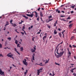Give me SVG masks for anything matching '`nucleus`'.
<instances>
[{"instance_id": "obj_48", "label": "nucleus", "mask_w": 76, "mask_h": 76, "mask_svg": "<svg viewBox=\"0 0 76 76\" xmlns=\"http://www.w3.org/2000/svg\"><path fill=\"white\" fill-rule=\"evenodd\" d=\"M72 21H70L69 22V23H72Z\"/></svg>"}, {"instance_id": "obj_9", "label": "nucleus", "mask_w": 76, "mask_h": 76, "mask_svg": "<svg viewBox=\"0 0 76 76\" xmlns=\"http://www.w3.org/2000/svg\"><path fill=\"white\" fill-rule=\"evenodd\" d=\"M9 25V22L8 21H7L6 22V24L4 26H7V25Z\"/></svg>"}, {"instance_id": "obj_57", "label": "nucleus", "mask_w": 76, "mask_h": 76, "mask_svg": "<svg viewBox=\"0 0 76 76\" xmlns=\"http://www.w3.org/2000/svg\"><path fill=\"white\" fill-rule=\"evenodd\" d=\"M23 29H25V26H23Z\"/></svg>"}, {"instance_id": "obj_45", "label": "nucleus", "mask_w": 76, "mask_h": 76, "mask_svg": "<svg viewBox=\"0 0 76 76\" xmlns=\"http://www.w3.org/2000/svg\"><path fill=\"white\" fill-rule=\"evenodd\" d=\"M3 57V56L2 55V54H0V57Z\"/></svg>"}, {"instance_id": "obj_6", "label": "nucleus", "mask_w": 76, "mask_h": 76, "mask_svg": "<svg viewBox=\"0 0 76 76\" xmlns=\"http://www.w3.org/2000/svg\"><path fill=\"white\" fill-rule=\"evenodd\" d=\"M31 61L32 62H34V61L33 60H35V58H34V56H32V58H31Z\"/></svg>"}, {"instance_id": "obj_14", "label": "nucleus", "mask_w": 76, "mask_h": 76, "mask_svg": "<svg viewBox=\"0 0 76 76\" xmlns=\"http://www.w3.org/2000/svg\"><path fill=\"white\" fill-rule=\"evenodd\" d=\"M20 48L21 51H23V47H21Z\"/></svg>"}, {"instance_id": "obj_40", "label": "nucleus", "mask_w": 76, "mask_h": 76, "mask_svg": "<svg viewBox=\"0 0 76 76\" xmlns=\"http://www.w3.org/2000/svg\"><path fill=\"white\" fill-rule=\"evenodd\" d=\"M70 72H71L72 73H73V71L72 69L70 70Z\"/></svg>"}, {"instance_id": "obj_10", "label": "nucleus", "mask_w": 76, "mask_h": 76, "mask_svg": "<svg viewBox=\"0 0 76 76\" xmlns=\"http://www.w3.org/2000/svg\"><path fill=\"white\" fill-rule=\"evenodd\" d=\"M59 19L61 20L62 21H64V22H66V20H64V18L61 19V18H59Z\"/></svg>"}, {"instance_id": "obj_11", "label": "nucleus", "mask_w": 76, "mask_h": 76, "mask_svg": "<svg viewBox=\"0 0 76 76\" xmlns=\"http://www.w3.org/2000/svg\"><path fill=\"white\" fill-rule=\"evenodd\" d=\"M14 50H15V51H16V52L17 53H18V54H19V55H20V53L18 52V51H17V49H16V48H14Z\"/></svg>"}, {"instance_id": "obj_47", "label": "nucleus", "mask_w": 76, "mask_h": 76, "mask_svg": "<svg viewBox=\"0 0 76 76\" xmlns=\"http://www.w3.org/2000/svg\"><path fill=\"white\" fill-rule=\"evenodd\" d=\"M54 26L55 27L56 26V24L55 23H54Z\"/></svg>"}, {"instance_id": "obj_62", "label": "nucleus", "mask_w": 76, "mask_h": 76, "mask_svg": "<svg viewBox=\"0 0 76 76\" xmlns=\"http://www.w3.org/2000/svg\"><path fill=\"white\" fill-rule=\"evenodd\" d=\"M31 27H28V30H30V29H31Z\"/></svg>"}, {"instance_id": "obj_39", "label": "nucleus", "mask_w": 76, "mask_h": 76, "mask_svg": "<svg viewBox=\"0 0 76 76\" xmlns=\"http://www.w3.org/2000/svg\"><path fill=\"white\" fill-rule=\"evenodd\" d=\"M72 46L74 47V48H76V46L75 45H73Z\"/></svg>"}, {"instance_id": "obj_18", "label": "nucleus", "mask_w": 76, "mask_h": 76, "mask_svg": "<svg viewBox=\"0 0 76 76\" xmlns=\"http://www.w3.org/2000/svg\"><path fill=\"white\" fill-rule=\"evenodd\" d=\"M31 51L32 53H34L35 52V50L34 49H31Z\"/></svg>"}, {"instance_id": "obj_32", "label": "nucleus", "mask_w": 76, "mask_h": 76, "mask_svg": "<svg viewBox=\"0 0 76 76\" xmlns=\"http://www.w3.org/2000/svg\"><path fill=\"white\" fill-rule=\"evenodd\" d=\"M52 18V16L51 15H50V16L49 17V19H50V18Z\"/></svg>"}, {"instance_id": "obj_7", "label": "nucleus", "mask_w": 76, "mask_h": 76, "mask_svg": "<svg viewBox=\"0 0 76 76\" xmlns=\"http://www.w3.org/2000/svg\"><path fill=\"white\" fill-rule=\"evenodd\" d=\"M41 72V71H39V70H37V75H39V74Z\"/></svg>"}, {"instance_id": "obj_37", "label": "nucleus", "mask_w": 76, "mask_h": 76, "mask_svg": "<svg viewBox=\"0 0 76 76\" xmlns=\"http://www.w3.org/2000/svg\"><path fill=\"white\" fill-rule=\"evenodd\" d=\"M67 20L68 19H70V17H68V18H67Z\"/></svg>"}, {"instance_id": "obj_27", "label": "nucleus", "mask_w": 76, "mask_h": 76, "mask_svg": "<svg viewBox=\"0 0 76 76\" xmlns=\"http://www.w3.org/2000/svg\"><path fill=\"white\" fill-rule=\"evenodd\" d=\"M68 54L69 55V56H70L71 55V53L70 52V51L68 52Z\"/></svg>"}, {"instance_id": "obj_16", "label": "nucleus", "mask_w": 76, "mask_h": 76, "mask_svg": "<svg viewBox=\"0 0 76 76\" xmlns=\"http://www.w3.org/2000/svg\"><path fill=\"white\" fill-rule=\"evenodd\" d=\"M56 12H58V13H60V10H58L57 9L56 10Z\"/></svg>"}, {"instance_id": "obj_1", "label": "nucleus", "mask_w": 76, "mask_h": 76, "mask_svg": "<svg viewBox=\"0 0 76 76\" xmlns=\"http://www.w3.org/2000/svg\"><path fill=\"white\" fill-rule=\"evenodd\" d=\"M61 51L60 53H58V48L57 50L56 53L58 54V55L57 56V58H58L59 57H61L62 56V55L63 54V53H64V51H63V49H61Z\"/></svg>"}, {"instance_id": "obj_26", "label": "nucleus", "mask_w": 76, "mask_h": 76, "mask_svg": "<svg viewBox=\"0 0 76 76\" xmlns=\"http://www.w3.org/2000/svg\"><path fill=\"white\" fill-rule=\"evenodd\" d=\"M18 40H16L15 41V43L16 44H18Z\"/></svg>"}, {"instance_id": "obj_8", "label": "nucleus", "mask_w": 76, "mask_h": 76, "mask_svg": "<svg viewBox=\"0 0 76 76\" xmlns=\"http://www.w3.org/2000/svg\"><path fill=\"white\" fill-rule=\"evenodd\" d=\"M50 60V59L48 58V60H47V59H46V62L45 63V64H47V63H48V61H49Z\"/></svg>"}, {"instance_id": "obj_29", "label": "nucleus", "mask_w": 76, "mask_h": 76, "mask_svg": "<svg viewBox=\"0 0 76 76\" xmlns=\"http://www.w3.org/2000/svg\"><path fill=\"white\" fill-rule=\"evenodd\" d=\"M55 64H56V65H58V66H60V64H58V63H57L56 62H55Z\"/></svg>"}, {"instance_id": "obj_13", "label": "nucleus", "mask_w": 76, "mask_h": 76, "mask_svg": "<svg viewBox=\"0 0 76 76\" xmlns=\"http://www.w3.org/2000/svg\"><path fill=\"white\" fill-rule=\"evenodd\" d=\"M46 38H47V36H45L43 37V40H44V39H45Z\"/></svg>"}, {"instance_id": "obj_59", "label": "nucleus", "mask_w": 76, "mask_h": 76, "mask_svg": "<svg viewBox=\"0 0 76 76\" xmlns=\"http://www.w3.org/2000/svg\"><path fill=\"white\" fill-rule=\"evenodd\" d=\"M12 66H14V67H16V66H15V65H14V64H12Z\"/></svg>"}, {"instance_id": "obj_19", "label": "nucleus", "mask_w": 76, "mask_h": 76, "mask_svg": "<svg viewBox=\"0 0 76 76\" xmlns=\"http://www.w3.org/2000/svg\"><path fill=\"white\" fill-rule=\"evenodd\" d=\"M40 14V16H41V17H42L43 16V15H42V12H41Z\"/></svg>"}, {"instance_id": "obj_60", "label": "nucleus", "mask_w": 76, "mask_h": 76, "mask_svg": "<svg viewBox=\"0 0 76 76\" xmlns=\"http://www.w3.org/2000/svg\"><path fill=\"white\" fill-rule=\"evenodd\" d=\"M5 30H6V28L4 27V31H5Z\"/></svg>"}, {"instance_id": "obj_49", "label": "nucleus", "mask_w": 76, "mask_h": 76, "mask_svg": "<svg viewBox=\"0 0 76 76\" xmlns=\"http://www.w3.org/2000/svg\"><path fill=\"white\" fill-rule=\"evenodd\" d=\"M74 13V12H73V11H71V13Z\"/></svg>"}, {"instance_id": "obj_17", "label": "nucleus", "mask_w": 76, "mask_h": 76, "mask_svg": "<svg viewBox=\"0 0 76 76\" xmlns=\"http://www.w3.org/2000/svg\"><path fill=\"white\" fill-rule=\"evenodd\" d=\"M57 33V32L56 31V30H55L54 32V34H56Z\"/></svg>"}, {"instance_id": "obj_44", "label": "nucleus", "mask_w": 76, "mask_h": 76, "mask_svg": "<svg viewBox=\"0 0 76 76\" xmlns=\"http://www.w3.org/2000/svg\"><path fill=\"white\" fill-rule=\"evenodd\" d=\"M47 26L49 28H51V26H50L48 25Z\"/></svg>"}, {"instance_id": "obj_43", "label": "nucleus", "mask_w": 76, "mask_h": 76, "mask_svg": "<svg viewBox=\"0 0 76 76\" xmlns=\"http://www.w3.org/2000/svg\"><path fill=\"white\" fill-rule=\"evenodd\" d=\"M76 69V68H74L72 69H72V70H75V69Z\"/></svg>"}, {"instance_id": "obj_50", "label": "nucleus", "mask_w": 76, "mask_h": 76, "mask_svg": "<svg viewBox=\"0 0 76 76\" xmlns=\"http://www.w3.org/2000/svg\"><path fill=\"white\" fill-rule=\"evenodd\" d=\"M69 47H70V48H72V45H70Z\"/></svg>"}, {"instance_id": "obj_63", "label": "nucleus", "mask_w": 76, "mask_h": 76, "mask_svg": "<svg viewBox=\"0 0 76 76\" xmlns=\"http://www.w3.org/2000/svg\"><path fill=\"white\" fill-rule=\"evenodd\" d=\"M61 12L63 13H64V11H61Z\"/></svg>"}, {"instance_id": "obj_23", "label": "nucleus", "mask_w": 76, "mask_h": 76, "mask_svg": "<svg viewBox=\"0 0 76 76\" xmlns=\"http://www.w3.org/2000/svg\"><path fill=\"white\" fill-rule=\"evenodd\" d=\"M8 40H9V41H10L11 40V37H8L7 38Z\"/></svg>"}, {"instance_id": "obj_31", "label": "nucleus", "mask_w": 76, "mask_h": 76, "mask_svg": "<svg viewBox=\"0 0 76 76\" xmlns=\"http://www.w3.org/2000/svg\"><path fill=\"white\" fill-rule=\"evenodd\" d=\"M43 69L42 68H41L40 69H38V70H39V71H41V70H42Z\"/></svg>"}, {"instance_id": "obj_24", "label": "nucleus", "mask_w": 76, "mask_h": 76, "mask_svg": "<svg viewBox=\"0 0 76 76\" xmlns=\"http://www.w3.org/2000/svg\"><path fill=\"white\" fill-rule=\"evenodd\" d=\"M38 16V17L37 18V21H39V16Z\"/></svg>"}, {"instance_id": "obj_36", "label": "nucleus", "mask_w": 76, "mask_h": 76, "mask_svg": "<svg viewBox=\"0 0 76 76\" xmlns=\"http://www.w3.org/2000/svg\"><path fill=\"white\" fill-rule=\"evenodd\" d=\"M73 75L74 76H76V73H74L73 74Z\"/></svg>"}, {"instance_id": "obj_58", "label": "nucleus", "mask_w": 76, "mask_h": 76, "mask_svg": "<svg viewBox=\"0 0 76 76\" xmlns=\"http://www.w3.org/2000/svg\"><path fill=\"white\" fill-rule=\"evenodd\" d=\"M19 45H20V44H18V45H17L18 47H19Z\"/></svg>"}, {"instance_id": "obj_21", "label": "nucleus", "mask_w": 76, "mask_h": 76, "mask_svg": "<svg viewBox=\"0 0 76 76\" xmlns=\"http://www.w3.org/2000/svg\"><path fill=\"white\" fill-rule=\"evenodd\" d=\"M28 73V70H26V72H24V74H25V75H26V73Z\"/></svg>"}, {"instance_id": "obj_33", "label": "nucleus", "mask_w": 76, "mask_h": 76, "mask_svg": "<svg viewBox=\"0 0 76 76\" xmlns=\"http://www.w3.org/2000/svg\"><path fill=\"white\" fill-rule=\"evenodd\" d=\"M2 48V45L1 44H0V48Z\"/></svg>"}, {"instance_id": "obj_4", "label": "nucleus", "mask_w": 76, "mask_h": 76, "mask_svg": "<svg viewBox=\"0 0 76 76\" xmlns=\"http://www.w3.org/2000/svg\"><path fill=\"white\" fill-rule=\"evenodd\" d=\"M24 61H23V62L24 64H25V65H28V63L26 62V60L25 59H24Z\"/></svg>"}, {"instance_id": "obj_53", "label": "nucleus", "mask_w": 76, "mask_h": 76, "mask_svg": "<svg viewBox=\"0 0 76 76\" xmlns=\"http://www.w3.org/2000/svg\"><path fill=\"white\" fill-rule=\"evenodd\" d=\"M10 58H12V59H14V58L12 57V56H11V57H10Z\"/></svg>"}, {"instance_id": "obj_28", "label": "nucleus", "mask_w": 76, "mask_h": 76, "mask_svg": "<svg viewBox=\"0 0 76 76\" xmlns=\"http://www.w3.org/2000/svg\"><path fill=\"white\" fill-rule=\"evenodd\" d=\"M75 7V5H74L73 6H71V8H74V7Z\"/></svg>"}, {"instance_id": "obj_35", "label": "nucleus", "mask_w": 76, "mask_h": 76, "mask_svg": "<svg viewBox=\"0 0 76 76\" xmlns=\"http://www.w3.org/2000/svg\"><path fill=\"white\" fill-rule=\"evenodd\" d=\"M17 30H18L17 29L15 30V31H16V32H17V33H18V34H19V32H18L17 31Z\"/></svg>"}, {"instance_id": "obj_61", "label": "nucleus", "mask_w": 76, "mask_h": 76, "mask_svg": "<svg viewBox=\"0 0 76 76\" xmlns=\"http://www.w3.org/2000/svg\"><path fill=\"white\" fill-rule=\"evenodd\" d=\"M37 34H40V32H38L37 33Z\"/></svg>"}, {"instance_id": "obj_34", "label": "nucleus", "mask_w": 76, "mask_h": 76, "mask_svg": "<svg viewBox=\"0 0 76 76\" xmlns=\"http://www.w3.org/2000/svg\"><path fill=\"white\" fill-rule=\"evenodd\" d=\"M59 34V35L60 37H61V33H59L58 34Z\"/></svg>"}, {"instance_id": "obj_46", "label": "nucleus", "mask_w": 76, "mask_h": 76, "mask_svg": "<svg viewBox=\"0 0 76 76\" xmlns=\"http://www.w3.org/2000/svg\"><path fill=\"white\" fill-rule=\"evenodd\" d=\"M20 33H21V34H22L23 35H24V33H23L22 32H20Z\"/></svg>"}, {"instance_id": "obj_12", "label": "nucleus", "mask_w": 76, "mask_h": 76, "mask_svg": "<svg viewBox=\"0 0 76 76\" xmlns=\"http://www.w3.org/2000/svg\"><path fill=\"white\" fill-rule=\"evenodd\" d=\"M12 26H14V27H15V26H17V25L15 24V23H12Z\"/></svg>"}, {"instance_id": "obj_15", "label": "nucleus", "mask_w": 76, "mask_h": 76, "mask_svg": "<svg viewBox=\"0 0 76 76\" xmlns=\"http://www.w3.org/2000/svg\"><path fill=\"white\" fill-rule=\"evenodd\" d=\"M73 25V24H70L69 25V27L70 28H72V26Z\"/></svg>"}, {"instance_id": "obj_52", "label": "nucleus", "mask_w": 76, "mask_h": 76, "mask_svg": "<svg viewBox=\"0 0 76 76\" xmlns=\"http://www.w3.org/2000/svg\"><path fill=\"white\" fill-rule=\"evenodd\" d=\"M33 48H34V50H36V48H35V47H34Z\"/></svg>"}, {"instance_id": "obj_2", "label": "nucleus", "mask_w": 76, "mask_h": 76, "mask_svg": "<svg viewBox=\"0 0 76 76\" xmlns=\"http://www.w3.org/2000/svg\"><path fill=\"white\" fill-rule=\"evenodd\" d=\"M34 12L35 13V16L36 18H37L38 16V15H37V12H36V11H34V12H32V14H26V15L27 16H29V17H30L31 18H33V16H34Z\"/></svg>"}, {"instance_id": "obj_22", "label": "nucleus", "mask_w": 76, "mask_h": 76, "mask_svg": "<svg viewBox=\"0 0 76 76\" xmlns=\"http://www.w3.org/2000/svg\"><path fill=\"white\" fill-rule=\"evenodd\" d=\"M66 31L65 30H64L63 31H62L61 32H62V33L63 34V37H64V34H63V33H64V32H65Z\"/></svg>"}, {"instance_id": "obj_3", "label": "nucleus", "mask_w": 76, "mask_h": 76, "mask_svg": "<svg viewBox=\"0 0 76 76\" xmlns=\"http://www.w3.org/2000/svg\"><path fill=\"white\" fill-rule=\"evenodd\" d=\"M7 56L10 58L11 56H13V54H11V53H10L7 54Z\"/></svg>"}, {"instance_id": "obj_30", "label": "nucleus", "mask_w": 76, "mask_h": 76, "mask_svg": "<svg viewBox=\"0 0 76 76\" xmlns=\"http://www.w3.org/2000/svg\"><path fill=\"white\" fill-rule=\"evenodd\" d=\"M73 38H74V36H72L71 38V40H72V39H73Z\"/></svg>"}, {"instance_id": "obj_20", "label": "nucleus", "mask_w": 76, "mask_h": 76, "mask_svg": "<svg viewBox=\"0 0 76 76\" xmlns=\"http://www.w3.org/2000/svg\"><path fill=\"white\" fill-rule=\"evenodd\" d=\"M23 17H24V18H25L26 19H28V17H26L25 15H23Z\"/></svg>"}, {"instance_id": "obj_51", "label": "nucleus", "mask_w": 76, "mask_h": 76, "mask_svg": "<svg viewBox=\"0 0 76 76\" xmlns=\"http://www.w3.org/2000/svg\"><path fill=\"white\" fill-rule=\"evenodd\" d=\"M60 17H65V16H64V15H61L60 16Z\"/></svg>"}, {"instance_id": "obj_64", "label": "nucleus", "mask_w": 76, "mask_h": 76, "mask_svg": "<svg viewBox=\"0 0 76 76\" xmlns=\"http://www.w3.org/2000/svg\"><path fill=\"white\" fill-rule=\"evenodd\" d=\"M74 58H75V59H76V56H74Z\"/></svg>"}, {"instance_id": "obj_56", "label": "nucleus", "mask_w": 76, "mask_h": 76, "mask_svg": "<svg viewBox=\"0 0 76 76\" xmlns=\"http://www.w3.org/2000/svg\"><path fill=\"white\" fill-rule=\"evenodd\" d=\"M33 28V26H31L30 27V28Z\"/></svg>"}, {"instance_id": "obj_25", "label": "nucleus", "mask_w": 76, "mask_h": 76, "mask_svg": "<svg viewBox=\"0 0 76 76\" xmlns=\"http://www.w3.org/2000/svg\"><path fill=\"white\" fill-rule=\"evenodd\" d=\"M21 22L19 23V24H22V22H23V21L21 20Z\"/></svg>"}, {"instance_id": "obj_38", "label": "nucleus", "mask_w": 76, "mask_h": 76, "mask_svg": "<svg viewBox=\"0 0 76 76\" xmlns=\"http://www.w3.org/2000/svg\"><path fill=\"white\" fill-rule=\"evenodd\" d=\"M40 9H41V8H39L37 10H38V11H39V10H40Z\"/></svg>"}, {"instance_id": "obj_41", "label": "nucleus", "mask_w": 76, "mask_h": 76, "mask_svg": "<svg viewBox=\"0 0 76 76\" xmlns=\"http://www.w3.org/2000/svg\"><path fill=\"white\" fill-rule=\"evenodd\" d=\"M7 42H5V45L6 46V45H7Z\"/></svg>"}, {"instance_id": "obj_55", "label": "nucleus", "mask_w": 76, "mask_h": 76, "mask_svg": "<svg viewBox=\"0 0 76 76\" xmlns=\"http://www.w3.org/2000/svg\"><path fill=\"white\" fill-rule=\"evenodd\" d=\"M12 21L13 20H11L10 21V22H12Z\"/></svg>"}, {"instance_id": "obj_42", "label": "nucleus", "mask_w": 76, "mask_h": 76, "mask_svg": "<svg viewBox=\"0 0 76 76\" xmlns=\"http://www.w3.org/2000/svg\"><path fill=\"white\" fill-rule=\"evenodd\" d=\"M53 75H52V76H54V75H55V74H54V73L53 72Z\"/></svg>"}, {"instance_id": "obj_5", "label": "nucleus", "mask_w": 76, "mask_h": 76, "mask_svg": "<svg viewBox=\"0 0 76 76\" xmlns=\"http://www.w3.org/2000/svg\"><path fill=\"white\" fill-rule=\"evenodd\" d=\"M4 72L2 71V70L1 69L0 71V75H4Z\"/></svg>"}, {"instance_id": "obj_54", "label": "nucleus", "mask_w": 76, "mask_h": 76, "mask_svg": "<svg viewBox=\"0 0 76 76\" xmlns=\"http://www.w3.org/2000/svg\"><path fill=\"white\" fill-rule=\"evenodd\" d=\"M52 20H53V19H50V20H49V22H50V21Z\"/></svg>"}]
</instances>
